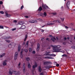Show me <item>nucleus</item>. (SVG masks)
Instances as JSON below:
<instances>
[{
    "label": "nucleus",
    "mask_w": 75,
    "mask_h": 75,
    "mask_svg": "<svg viewBox=\"0 0 75 75\" xmlns=\"http://www.w3.org/2000/svg\"><path fill=\"white\" fill-rule=\"evenodd\" d=\"M65 28L67 29L69 28L67 26H65Z\"/></svg>",
    "instance_id": "4d7b16f0"
},
{
    "label": "nucleus",
    "mask_w": 75,
    "mask_h": 75,
    "mask_svg": "<svg viewBox=\"0 0 75 75\" xmlns=\"http://www.w3.org/2000/svg\"><path fill=\"white\" fill-rule=\"evenodd\" d=\"M23 8H24V6L22 5L21 8V10H23Z\"/></svg>",
    "instance_id": "4c0bfd02"
},
{
    "label": "nucleus",
    "mask_w": 75,
    "mask_h": 75,
    "mask_svg": "<svg viewBox=\"0 0 75 75\" xmlns=\"http://www.w3.org/2000/svg\"><path fill=\"white\" fill-rule=\"evenodd\" d=\"M40 44L38 43L37 45V47L36 49V51L38 52L40 50Z\"/></svg>",
    "instance_id": "1a4fd4ad"
},
{
    "label": "nucleus",
    "mask_w": 75,
    "mask_h": 75,
    "mask_svg": "<svg viewBox=\"0 0 75 75\" xmlns=\"http://www.w3.org/2000/svg\"><path fill=\"white\" fill-rule=\"evenodd\" d=\"M53 22H54V23H60V22H59V21L58 20H55V21H53Z\"/></svg>",
    "instance_id": "b1692460"
},
{
    "label": "nucleus",
    "mask_w": 75,
    "mask_h": 75,
    "mask_svg": "<svg viewBox=\"0 0 75 75\" xmlns=\"http://www.w3.org/2000/svg\"><path fill=\"white\" fill-rule=\"evenodd\" d=\"M4 28V27L3 26L0 25V29H3Z\"/></svg>",
    "instance_id": "473e14b6"
},
{
    "label": "nucleus",
    "mask_w": 75,
    "mask_h": 75,
    "mask_svg": "<svg viewBox=\"0 0 75 75\" xmlns=\"http://www.w3.org/2000/svg\"><path fill=\"white\" fill-rule=\"evenodd\" d=\"M27 37H28V35H25V38H27Z\"/></svg>",
    "instance_id": "c03bdc74"
},
{
    "label": "nucleus",
    "mask_w": 75,
    "mask_h": 75,
    "mask_svg": "<svg viewBox=\"0 0 75 75\" xmlns=\"http://www.w3.org/2000/svg\"><path fill=\"white\" fill-rule=\"evenodd\" d=\"M28 67L29 69L30 68H31V65H30V63L28 62Z\"/></svg>",
    "instance_id": "a878e982"
},
{
    "label": "nucleus",
    "mask_w": 75,
    "mask_h": 75,
    "mask_svg": "<svg viewBox=\"0 0 75 75\" xmlns=\"http://www.w3.org/2000/svg\"><path fill=\"white\" fill-rule=\"evenodd\" d=\"M21 64V63H20V62H19V63L18 64V66H19V68H20V65Z\"/></svg>",
    "instance_id": "8fccbe9b"
},
{
    "label": "nucleus",
    "mask_w": 75,
    "mask_h": 75,
    "mask_svg": "<svg viewBox=\"0 0 75 75\" xmlns=\"http://www.w3.org/2000/svg\"><path fill=\"white\" fill-rule=\"evenodd\" d=\"M9 74L10 75H12V74H14L15 75H20L21 74V72L20 71H15L11 70V69L9 70Z\"/></svg>",
    "instance_id": "f03ea898"
},
{
    "label": "nucleus",
    "mask_w": 75,
    "mask_h": 75,
    "mask_svg": "<svg viewBox=\"0 0 75 75\" xmlns=\"http://www.w3.org/2000/svg\"><path fill=\"white\" fill-rule=\"evenodd\" d=\"M2 57H3V56L2 55H0V58H2Z\"/></svg>",
    "instance_id": "680f3d73"
},
{
    "label": "nucleus",
    "mask_w": 75,
    "mask_h": 75,
    "mask_svg": "<svg viewBox=\"0 0 75 75\" xmlns=\"http://www.w3.org/2000/svg\"><path fill=\"white\" fill-rule=\"evenodd\" d=\"M46 40H48V41H49V40H50V39H49V38H47Z\"/></svg>",
    "instance_id": "e2e57ef3"
},
{
    "label": "nucleus",
    "mask_w": 75,
    "mask_h": 75,
    "mask_svg": "<svg viewBox=\"0 0 75 75\" xmlns=\"http://www.w3.org/2000/svg\"><path fill=\"white\" fill-rule=\"evenodd\" d=\"M63 44H64V45H65V44H66V43L65 42H64L63 43Z\"/></svg>",
    "instance_id": "338daca9"
},
{
    "label": "nucleus",
    "mask_w": 75,
    "mask_h": 75,
    "mask_svg": "<svg viewBox=\"0 0 75 75\" xmlns=\"http://www.w3.org/2000/svg\"><path fill=\"white\" fill-rule=\"evenodd\" d=\"M29 22L31 23H37V20H30L29 21Z\"/></svg>",
    "instance_id": "39448f33"
},
{
    "label": "nucleus",
    "mask_w": 75,
    "mask_h": 75,
    "mask_svg": "<svg viewBox=\"0 0 75 75\" xmlns=\"http://www.w3.org/2000/svg\"><path fill=\"white\" fill-rule=\"evenodd\" d=\"M0 13L1 14H3L4 13V12L3 11H0Z\"/></svg>",
    "instance_id": "f704fd0d"
},
{
    "label": "nucleus",
    "mask_w": 75,
    "mask_h": 75,
    "mask_svg": "<svg viewBox=\"0 0 75 75\" xmlns=\"http://www.w3.org/2000/svg\"><path fill=\"white\" fill-rule=\"evenodd\" d=\"M60 19L62 21H64V18H61Z\"/></svg>",
    "instance_id": "c9c22d12"
},
{
    "label": "nucleus",
    "mask_w": 75,
    "mask_h": 75,
    "mask_svg": "<svg viewBox=\"0 0 75 75\" xmlns=\"http://www.w3.org/2000/svg\"><path fill=\"white\" fill-rule=\"evenodd\" d=\"M3 3L2 1H0V4H2Z\"/></svg>",
    "instance_id": "09e8293b"
},
{
    "label": "nucleus",
    "mask_w": 75,
    "mask_h": 75,
    "mask_svg": "<svg viewBox=\"0 0 75 75\" xmlns=\"http://www.w3.org/2000/svg\"><path fill=\"white\" fill-rule=\"evenodd\" d=\"M23 72L24 74H25V63L23 64Z\"/></svg>",
    "instance_id": "20e7f679"
},
{
    "label": "nucleus",
    "mask_w": 75,
    "mask_h": 75,
    "mask_svg": "<svg viewBox=\"0 0 75 75\" xmlns=\"http://www.w3.org/2000/svg\"><path fill=\"white\" fill-rule=\"evenodd\" d=\"M38 70L40 72H41V71H42V69H41V66H39Z\"/></svg>",
    "instance_id": "f3484780"
},
{
    "label": "nucleus",
    "mask_w": 75,
    "mask_h": 75,
    "mask_svg": "<svg viewBox=\"0 0 75 75\" xmlns=\"http://www.w3.org/2000/svg\"><path fill=\"white\" fill-rule=\"evenodd\" d=\"M49 37H52V35H50Z\"/></svg>",
    "instance_id": "603ef678"
},
{
    "label": "nucleus",
    "mask_w": 75,
    "mask_h": 75,
    "mask_svg": "<svg viewBox=\"0 0 75 75\" xmlns=\"http://www.w3.org/2000/svg\"><path fill=\"white\" fill-rule=\"evenodd\" d=\"M71 48L75 50V46H73L71 47Z\"/></svg>",
    "instance_id": "e433bc0d"
},
{
    "label": "nucleus",
    "mask_w": 75,
    "mask_h": 75,
    "mask_svg": "<svg viewBox=\"0 0 75 75\" xmlns=\"http://www.w3.org/2000/svg\"><path fill=\"white\" fill-rule=\"evenodd\" d=\"M52 64V62H47V65Z\"/></svg>",
    "instance_id": "c85d7f7f"
},
{
    "label": "nucleus",
    "mask_w": 75,
    "mask_h": 75,
    "mask_svg": "<svg viewBox=\"0 0 75 75\" xmlns=\"http://www.w3.org/2000/svg\"><path fill=\"white\" fill-rule=\"evenodd\" d=\"M40 75H44V74L42 73H41Z\"/></svg>",
    "instance_id": "13d9d810"
},
{
    "label": "nucleus",
    "mask_w": 75,
    "mask_h": 75,
    "mask_svg": "<svg viewBox=\"0 0 75 75\" xmlns=\"http://www.w3.org/2000/svg\"><path fill=\"white\" fill-rule=\"evenodd\" d=\"M51 68V66L50 65L47 66L46 67V69H50V68Z\"/></svg>",
    "instance_id": "393cba45"
},
{
    "label": "nucleus",
    "mask_w": 75,
    "mask_h": 75,
    "mask_svg": "<svg viewBox=\"0 0 75 75\" xmlns=\"http://www.w3.org/2000/svg\"><path fill=\"white\" fill-rule=\"evenodd\" d=\"M29 42V41H27L26 42V44L25 45V47L26 48H27V47H28V43Z\"/></svg>",
    "instance_id": "412c9836"
},
{
    "label": "nucleus",
    "mask_w": 75,
    "mask_h": 75,
    "mask_svg": "<svg viewBox=\"0 0 75 75\" xmlns=\"http://www.w3.org/2000/svg\"><path fill=\"white\" fill-rule=\"evenodd\" d=\"M23 49H22L21 50V52L20 54L21 58H23Z\"/></svg>",
    "instance_id": "9d476101"
},
{
    "label": "nucleus",
    "mask_w": 75,
    "mask_h": 75,
    "mask_svg": "<svg viewBox=\"0 0 75 75\" xmlns=\"http://www.w3.org/2000/svg\"><path fill=\"white\" fill-rule=\"evenodd\" d=\"M47 25H53L54 24V23H52L50 22H49L47 23Z\"/></svg>",
    "instance_id": "ddd939ff"
},
{
    "label": "nucleus",
    "mask_w": 75,
    "mask_h": 75,
    "mask_svg": "<svg viewBox=\"0 0 75 75\" xmlns=\"http://www.w3.org/2000/svg\"><path fill=\"white\" fill-rule=\"evenodd\" d=\"M44 65H47V62H43Z\"/></svg>",
    "instance_id": "c756f323"
},
{
    "label": "nucleus",
    "mask_w": 75,
    "mask_h": 75,
    "mask_svg": "<svg viewBox=\"0 0 75 75\" xmlns=\"http://www.w3.org/2000/svg\"><path fill=\"white\" fill-rule=\"evenodd\" d=\"M6 54L5 53H3L2 54V57H3V56H4Z\"/></svg>",
    "instance_id": "3c124183"
},
{
    "label": "nucleus",
    "mask_w": 75,
    "mask_h": 75,
    "mask_svg": "<svg viewBox=\"0 0 75 75\" xmlns=\"http://www.w3.org/2000/svg\"><path fill=\"white\" fill-rule=\"evenodd\" d=\"M51 47H53V51L52 52H61V49H56L55 48H59L61 47V46L58 45L57 46L56 45H51L49 47V49H50L51 48Z\"/></svg>",
    "instance_id": "f257e3e1"
},
{
    "label": "nucleus",
    "mask_w": 75,
    "mask_h": 75,
    "mask_svg": "<svg viewBox=\"0 0 75 75\" xmlns=\"http://www.w3.org/2000/svg\"><path fill=\"white\" fill-rule=\"evenodd\" d=\"M23 50L25 53H27L28 52V50L26 49H24Z\"/></svg>",
    "instance_id": "bb28decb"
},
{
    "label": "nucleus",
    "mask_w": 75,
    "mask_h": 75,
    "mask_svg": "<svg viewBox=\"0 0 75 75\" xmlns=\"http://www.w3.org/2000/svg\"><path fill=\"white\" fill-rule=\"evenodd\" d=\"M41 40H44V38H42L41 39Z\"/></svg>",
    "instance_id": "bf43d9fd"
},
{
    "label": "nucleus",
    "mask_w": 75,
    "mask_h": 75,
    "mask_svg": "<svg viewBox=\"0 0 75 75\" xmlns=\"http://www.w3.org/2000/svg\"><path fill=\"white\" fill-rule=\"evenodd\" d=\"M69 4H70V1H69L67 2V6L68 9H69Z\"/></svg>",
    "instance_id": "f8f14e48"
},
{
    "label": "nucleus",
    "mask_w": 75,
    "mask_h": 75,
    "mask_svg": "<svg viewBox=\"0 0 75 75\" xmlns=\"http://www.w3.org/2000/svg\"><path fill=\"white\" fill-rule=\"evenodd\" d=\"M64 40H67V38H66V37H64Z\"/></svg>",
    "instance_id": "052dcab7"
},
{
    "label": "nucleus",
    "mask_w": 75,
    "mask_h": 75,
    "mask_svg": "<svg viewBox=\"0 0 75 75\" xmlns=\"http://www.w3.org/2000/svg\"><path fill=\"white\" fill-rule=\"evenodd\" d=\"M45 56H51L52 57H55V56H56V55L54 54H49L50 53V52L48 51H45Z\"/></svg>",
    "instance_id": "7ed1b4c3"
},
{
    "label": "nucleus",
    "mask_w": 75,
    "mask_h": 75,
    "mask_svg": "<svg viewBox=\"0 0 75 75\" xmlns=\"http://www.w3.org/2000/svg\"><path fill=\"white\" fill-rule=\"evenodd\" d=\"M13 23H17V21L16 20H14L13 21Z\"/></svg>",
    "instance_id": "a18cd8bd"
},
{
    "label": "nucleus",
    "mask_w": 75,
    "mask_h": 75,
    "mask_svg": "<svg viewBox=\"0 0 75 75\" xmlns=\"http://www.w3.org/2000/svg\"><path fill=\"white\" fill-rule=\"evenodd\" d=\"M6 41L7 42H8V43L10 42V40H6Z\"/></svg>",
    "instance_id": "ea45409f"
},
{
    "label": "nucleus",
    "mask_w": 75,
    "mask_h": 75,
    "mask_svg": "<svg viewBox=\"0 0 75 75\" xmlns=\"http://www.w3.org/2000/svg\"><path fill=\"white\" fill-rule=\"evenodd\" d=\"M56 14H57V13L56 12L53 13V15H56Z\"/></svg>",
    "instance_id": "49530a36"
},
{
    "label": "nucleus",
    "mask_w": 75,
    "mask_h": 75,
    "mask_svg": "<svg viewBox=\"0 0 75 75\" xmlns=\"http://www.w3.org/2000/svg\"><path fill=\"white\" fill-rule=\"evenodd\" d=\"M7 62V60H5L3 63V65H7V63L6 62Z\"/></svg>",
    "instance_id": "dca6fc26"
},
{
    "label": "nucleus",
    "mask_w": 75,
    "mask_h": 75,
    "mask_svg": "<svg viewBox=\"0 0 75 75\" xmlns=\"http://www.w3.org/2000/svg\"><path fill=\"white\" fill-rule=\"evenodd\" d=\"M62 57H67V55L66 54H63V55H62Z\"/></svg>",
    "instance_id": "72a5a7b5"
},
{
    "label": "nucleus",
    "mask_w": 75,
    "mask_h": 75,
    "mask_svg": "<svg viewBox=\"0 0 75 75\" xmlns=\"http://www.w3.org/2000/svg\"><path fill=\"white\" fill-rule=\"evenodd\" d=\"M67 40H69V37H67Z\"/></svg>",
    "instance_id": "69168bd1"
},
{
    "label": "nucleus",
    "mask_w": 75,
    "mask_h": 75,
    "mask_svg": "<svg viewBox=\"0 0 75 75\" xmlns=\"http://www.w3.org/2000/svg\"><path fill=\"white\" fill-rule=\"evenodd\" d=\"M60 52H62V53H64V51H60Z\"/></svg>",
    "instance_id": "6e6d98bb"
},
{
    "label": "nucleus",
    "mask_w": 75,
    "mask_h": 75,
    "mask_svg": "<svg viewBox=\"0 0 75 75\" xmlns=\"http://www.w3.org/2000/svg\"><path fill=\"white\" fill-rule=\"evenodd\" d=\"M51 40H52V41L53 42H54L55 40H56V38H55L53 37L52 38H51Z\"/></svg>",
    "instance_id": "aec40b11"
},
{
    "label": "nucleus",
    "mask_w": 75,
    "mask_h": 75,
    "mask_svg": "<svg viewBox=\"0 0 75 75\" xmlns=\"http://www.w3.org/2000/svg\"><path fill=\"white\" fill-rule=\"evenodd\" d=\"M24 17L26 18H29V17L27 16H24Z\"/></svg>",
    "instance_id": "a19ab883"
},
{
    "label": "nucleus",
    "mask_w": 75,
    "mask_h": 75,
    "mask_svg": "<svg viewBox=\"0 0 75 75\" xmlns=\"http://www.w3.org/2000/svg\"><path fill=\"white\" fill-rule=\"evenodd\" d=\"M25 60L26 61H29L30 60V58L28 57H27L25 58Z\"/></svg>",
    "instance_id": "5701e85b"
},
{
    "label": "nucleus",
    "mask_w": 75,
    "mask_h": 75,
    "mask_svg": "<svg viewBox=\"0 0 75 75\" xmlns=\"http://www.w3.org/2000/svg\"><path fill=\"white\" fill-rule=\"evenodd\" d=\"M43 15L44 16H47V13L46 12H44L43 13Z\"/></svg>",
    "instance_id": "2f4dec72"
},
{
    "label": "nucleus",
    "mask_w": 75,
    "mask_h": 75,
    "mask_svg": "<svg viewBox=\"0 0 75 75\" xmlns=\"http://www.w3.org/2000/svg\"><path fill=\"white\" fill-rule=\"evenodd\" d=\"M56 38L57 40H59V39L58 37H56Z\"/></svg>",
    "instance_id": "5fc2aeb1"
},
{
    "label": "nucleus",
    "mask_w": 75,
    "mask_h": 75,
    "mask_svg": "<svg viewBox=\"0 0 75 75\" xmlns=\"http://www.w3.org/2000/svg\"><path fill=\"white\" fill-rule=\"evenodd\" d=\"M44 58H45L46 59H54V58L52 57H51L50 56H46V57H44Z\"/></svg>",
    "instance_id": "9b49d317"
},
{
    "label": "nucleus",
    "mask_w": 75,
    "mask_h": 75,
    "mask_svg": "<svg viewBox=\"0 0 75 75\" xmlns=\"http://www.w3.org/2000/svg\"><path fill=\"white\" fill-rule=\"evenodd\" d=\"M27 39L26 38H25V39H24V41H26V39Z\"/></svg>",
    "instance_id": "774afa93"
},
{
    "label": "nucleus",
    "mask_w": 75,
    "mask_h": 75,
    "mask_svg": "<svg viewBox=\"0 0 75 75\" xmlns=\"http://www.w3.org/2000/svg\"><path fill=\"white\" fill-rule=\"evenodd\" d=\"M12 44L11 43L9 45H8V47L9 48H11L12 47Z\"/></svg>",
    "instance_id": "cd10ccee"
},
{
    "label": "nucleus",
    "mask_w": 75,
    "mask_h": 75,
    "mask_svg": "<svg viewBox=\"0 0 75 75\" xmlns=\"http://www.w3.org/2000/svg\"><path fill=\"white\" fill-rule=\"evenodd\" d=\"M29 52H30L31 51H32V48H31V47L29 48Z\"/></svg>",
    "instance_id": "7c9ffc66"
},
{
    "label": "nucleus",
    "mask_w": 75,
    "mask_h": 75,
    "mask_svg": "<svg viewBox=\"0 0 75 75\" xmlns=\"http://www.w3.org/2000/svg\"><path fill=\"white\" fill-rule=\"evenodd\" d=\"M40 16H43V13H41L39 14Z\"/></svg>",
    "instance_id": "58836bf2"
},
{
    "label": "nucleus",
    "mask_w": 75,
    "mask_h": 75,
    "mask_svg": "<svg viewBox=\"0 0 75 75\" xmlns=\"http://www.w3.org/2000/svg\"><path fill=\"white\" fill-rule=\"evenodd\" d=\"M18 57V52H16L14 55V59H15V60L17 59V58Z\"/></svg>",
    "instance_id": "0eeeda50"
},
{
    "label": "nucleus",
    "mask_w": 75,
    "mask_h": 75,
    "mask_svg": "<svg viewBox=\"0 0 75 75\" xmlns=\"http://www.w3.org/2000/svg\"><path fill=\"white\" fill-rule=\"evenodd\" d=\"M6 16L7 17H10L11 16V14H8V13H6Z\"/></svg>",
    "instance_id": "2eb2a0df"
},
{
    "label": "nucleus",
    "mask_w": 75,
    "mask_h": 75,
    "mask_svg": "<svg viewBox=\"0 0 75 75\" xmlns=\"http://www.w3.org/2000/svg\"><path fill=\"white\" fill-rule=\"evenodd\" d=\"M41 32H42V33H43V32H44V30L42 29L41 30Z\"/></svg>",
    "instance_id": "864d4df0"
},
{
    "label": "nucleus",
    "mask_w": 75,
    "mask_h": 75,
    "mask_svg": "<svg viewBox=\"0 0 75 75\" xmlns=\"http://www.w3.org/2000/svg\"><path fill=\"white\" fill-rule=\"evenodd\" d=\"M35 51L34 50L32 52V54H35Z\"/></svg>",
    "instance_id": "de8ad7c7"
},
{
    "label": "nucleus",
    "mask_w": 75,
    "mask_h": 75,
    "mask_svg": "<svg viewBox=\"0 0 75 75\" xmlns=\"http://www.w3.org/2000/svg\"><path fill=\"white\" fill-rule=\"evenodd\" d=\"M11 38H11L10 37V36H9V37H8L7 38Z\"/></svg>",
    "instance_id": "0e129e2a"
},
{
    "label": "nucleus",
    "mask_w": 75,
    "mask_h": 75,
    "mask_svg": "<svg viewBox=\"0 0 75 75\" xmlns=\"http://www.w3.org/2000/svg\"><path fill=\"white\" fill-rule=\"evenodd\" d=\"M24 24V22L23 21H20L19 22V24H20V25H23Z\"/></svg>",
    "instance_id": "4468645a"
},
{
    "label": "nucleus",
    "mask_w": 75,
    "mask_h": 75,
    "mask_svg": "<svg viewBox=\"0 0 75 75\" xmlns=\"http://www.w3.org/2000/svg\"><path fill=\"white\" fill-rule=\"evenodd\" d=\"M42 11V8L41 6H40L39 8L38 9V11Z\"/></svg>",
    "instance_id": "6ab92c4d"
},
{
    "label": "nucleus",
    "mask_w": 75,
    "mask_h": 75,
    "mask_svg": "<svg viewBox=\"0 0 75 75\" xmlns=\"http://www.w3.org/2000/svg\"><path fill=\"white\" fill-rule=\"evenodd\" d=\"M56 67H59V64H56Z\"/></svg>",
    "instance_id": "37998d69"
},
{
    "label": "nucleus",
    "mask_w": 75,
    "mask_h": 75,
    "mask_svg": "<svg viewBox=\"0 0 75 75\" xmlns=\"http://www.w3.org/2000/svg\"><path fill=\"white\" fill-rule=\"evenodd\" d=\"M25 28V25H22L20 28V29H22L23 30Z\"/></svg>",
    "instance_id": "a211bd4d"
},
{
    "label": "nucleus",
    "mask_w": 75,
    "mask_h": 75,
    "mask_svg": "<svg viewBox=\"0 0 75 75\" xmlns=\"http://www.w3.org/2000/svg\"><path fill=\"white\" fill-rule=\"evenodd\" d=\"M42 7L43 10H45L46 9V7H47V8H48V6H47V5H46V4L42 5Z\"/></svg>",
    "instance_id": "423d86ee"
},
{
    "label": "nucleus",
    "mask_w": 75,
    "mask_h": 75,
    "mask_svg": "<svg viewBox=\"0 0 75 75\" xmlns=\"http://www.w3.org/2000/svg\"><path fill=\"white\" fill-rule=\"evenodd\" d=\"M18 52H20V50H21V46H18Z\"/></svg>",
    "instance_id": "4be33fe9"
},
{
    "label": "nucleus",
    "mask_w": 75,
    "mask_h": 75,
    "mask_svg": "<svg viewBox=\"0 0 75 75\" xmlns=\"http://www.w3.org/2000/svg\"><path fill=\"white\" fill-rule=\"evenodd\" d=\"M12 31H16V28H14L12 29Z\"/></svg>",
    "instance_id": "79ce46f5"
},
{
    "label": "nucleus",
    "mask_w": 75,
    "mask_h": 75,
    "mask_svg": "<svg viewBox=\"0 0 75 75\" xmlns=\"http://www.w3.org/2000/svg\"><path fill=\"white\" fill-rule=\"evenodd\" d=\"M37 63H35V64L33 65V69L35 70V68H37Z\"/></svg>",
    "instance_id": "6e6552de"
}]
</instances>
